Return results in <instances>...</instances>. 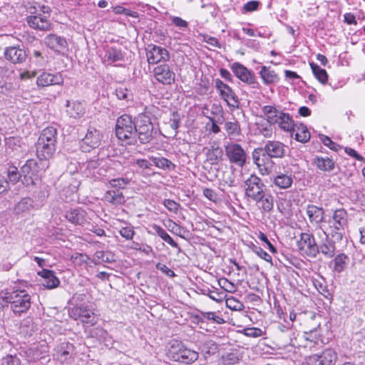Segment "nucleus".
I'll list each match as a JSON object with an SVG mask.
<instances>
[{
	"label": "nucleus",
	"instance_id": "nucleus-3",
	"mask_svg": "<svg viewBox=\"0 0 365 365\" xmlns=\"http://www.w3.org/2000/svg\"><path fill=\"white\" fill-rule=\"evenodd\" d=\"M29 12L26 22L31 28L41 31H48L51 29L49 20L51 9L48 6L35 4L30 6Z\"/></svg>",
	"mask_w": 365,
	"mask_h": 365
},
{
	"label": "nucleus",
	"instance_id": "nucleus-29",
	"mask_svg": "<svg viewBox=\"0 0 365 365\" xmlns=\"http://www.w3.org/2000/svg\"><path fill=\"white\" fill-rule=\"evenodd\" d=\"M259 76L263 83L266 85L277 83L279 80V78L275 71L267 66L262 67L259 71Z\"/></svg>",
	"mask_w": 365,
	"mask_h": 365
},
{
	"label": "nucleus",
	"instance_id": "nucleus-34",
	"mask_svg": "<svg viewBox=\"0 0 365 365\" xmlns=\"http://www.w3.org/2000/svg\"><path fill=\"white\" fill-rule=\"evenodd\" d=\"M305 338L307 340L317 342L321 339L320 324L319 322L315 323V327L309 329L304 332Z\"/></svg>",
	"mask_w": 365,
	"mask_h": 365
},
{
	"label": "nucleus",
	"instance_id": "nucleus-40",
	"mask_svg": "<svg viewBox=\"0 0 365 365\" xmlns=\"http://www.w3.org/2000/svg\"><path fill=\"white\" fill-rule=\"evenodd\" d=\"M31 203L29 199H23L15 207L16 214H24L30 211Z\"/></svg>",
	"mask_w": 365,
	"mask_h": 365
},
{
	"label": "nucleus",
	"instance_id": "nucleus-1",
	"mask_svg": "<svg viewBox=\"0 0 365 365\" xmlns=\"http://www.w3.org/2000/svg\"><path fill=\"white\" fill-rule=\"evenodd\" d=\"M57 130L48 126L44 128L36 143V155L40 160L51 158L56 151Z\"/></svg>",
	"mask_w": 365,
	"mask_h": 365
},
{
	"label": "nucleus",
	"instance_id": "nucleus-32",
	"mask_svg": "<svg viewBox=\"0 0 365 365\" xmlns=\"http://www.w3.org/2000/svg\"><path fill=\"white\" fill-rule=\"evenodd\" d=\"M314 164L322 171H331L334 168V163L327 157H317L314 159Z\"/></svg>",
	"mask_w": 365,
	"mask_h": 365
},
{
	"label": "nucleus",
	"instance_id": "nucleus-19",
	"mask_svg": "<svg viewBox=\"0 0 365 365\" xmlns=\"http://www.w3.org/2000/svg\"><path fill=\"white\" fill-rule=\"evenodd\" d=\"M45 44L58 53H63L68 48V43L63 37L54 34H48L44 39Z\"/></svg>",
	"mask_w": 365,
	"mask_h": 365
},
{
	"label": "nucleus",
	"instance_id": "nucleus-11",
	"mask_svg": "<svg viewBox=\"0 0 365 365\" xmlns=\"http://www.w3.org/2000/svg\"><path fill=\"white\" fill-rule=\"evenodd\" d=\"M347 212L344 209L336 210L332 215V219L330 221V227L335 231L334 236L338 240L342 239L343 235L341 231L347 227Z\"/></svg>",
	"mask_w": 365,
	"mask_h": 365
},
{
	"label": "nucleus",
	"instance_id": "nucleus-57",
	"mask_svg": "<svg viewBox=\"0 0 365 365\" xmlns=\"http://www.w3.org/2000/svg\"><path fill=\"white\" fill-rule=\"evenodd\" d=\"M320 140L322 142L330 149L336 150L338 145L334 143L329 137L322 135H320Z\"/></svg>",
	"mask_w": 365,
	"mask_h": 365
},
{
	"label": "nucleus",
	"instance_id": "nucleus-56",
	"mask_svg": "<svg viewBox=\"0 0 365 365\" xmlns=\"http://www.w3.org/2000/svg\"><path fill=\"white\" fill-rule=\"evenodd\" d=\"M258 237L259 239L262 241L263 242H264L267 245V247L269 249V250L272 252V253H276L277 252V250L276 248L273 246V245L269 242V240H268V238L267 237V236L262 232H259L258 233Z\"/></svg>",
	"mask_w": 365,
	"mask_h": 365
},
{
	"label": "nucleus",
	"instance_id": "nucleus-6",
	"mask_svg": "<svg viewBox=\"0 0 365 365\" xmlns=\"http://www.w3.org/2000/svg\"><path fill=\"white\" fill-rule=\"evenodd\" d=\"M245 195L259 202L264 197L265 186L262 180L255 175H250L245 182Z\"/></svg>",
	"mask_w": 365,
	"mask_h": 365
},
{
	"label": "nucleus",
	"instance_id": "nucleus-35",
	"mask_svg": "<svg viewBox=\"0 0 365 365\" xmlns=\"http://www.w3.org/2000/svg\"><path fill=\"white\" fill-rule=\"evenodd\" d=\"M151 160L155 165L160 169L172 170L175 168V165L165 158L152 157Z\"/></svg>",
	"mask_w": 365,
	"mask_h": 365
},
{
	"label": "nucleus",
	"instance_id": "nucleus-15",
	"mask_svg": "<svg viewBox=\"0 0 365 365\" xmlns=\"http://www.w3.org/2000/svg\"><path fill=\"white\" fill-rule=\"evenodd\" d=\"M103 135L96 129H89L82 140L81 147L84 151L88 152L98 148L102 141Z\"/></svg>",
	"mask_w": 365,
	"mask_h": 365
},
{
	"label": "nucleus",
	"instance_id": "nucleus-39",
	"mask_svg": "<svg viewBox=\"0 0 365 365\" xmlns=\"http://www.w3.org/2000/svg\"><path fill=\"white\" fill-rule=\"evenodd\" d=\"M129 182L130 180L128 178H113L109 180L110 186L116 189L115 190L125 188Z\"/></svg>",
	"mask_w": 365,
	"mask_h": 365
},
{
	"label": "nucleus",
	"instance_id": "nucleus-37",
	"mask_svg": "<svg viewBox=\"0 0 365 365\" xmlns=\"http://www.w3.org/2000/svg\"><path fill=\"white\" fill-rule=\"evenodd\" d=\"M347 259L344 254L336 255L334 259V270L338 273L342 272L346 267Z\"/></svg>",
	"mask_w": 365,
	"mask_h": 365
},
{
	"label": "nucleus",
	"instance_id": "nucleus-20",
	"mask_svg": "<svg viewBox=\"0 0 365 365\" xmlns=\"http://www.w3.org/2000/svg\"><path fill=\"white\" fill-rule=\"evenodd\" d=\"M65 108L66 115L74 119L82 118L86 113L84 105L76 100H67L66 101Z\"/></svg>",
	"mask_w": 365,
	"mask_h": 365
},
{
	"label": "nucleus",
	"instance_id": "nucleus-22",
	"mask_svg": "<svg viewBox=\"0 0 365 365\" xmlns=\"http://www.w3.org/2000/svg\"><path fill=\"white\" fill-rule=\"evenodd\" d=\"M37 274L43 279L41 284L46 289H55L60 284L59 279L52 270L43 269L41 271H38Z\"/></svg>",
	"mask_w": 365,
	"mask_h": 365
},
{
	"label": "nucleus",
	"instance_id": "nucleus-53",
	"mask_svg": "<svg viewBox=\"0 0 365 365\" xmlns=\"http://www.w3.org/2000/svg\"><path fill=\"white\" fill-rule=\"evenodd\" d=\"M262 331L256 327L247 328L244 329V334L247 336L259 337L262 335Z\"/></svg>",
	"mask_w": 365,
	"mask_h": 365
},
{
	"label": "nucleus",
	"instance_id": "nucleus-51",
	"mask_svg": "<svg viewBox=\"0 0 365 365\" xmlns=\"http://www.w3.org/2000/svg\"><path fill=\"white\" fill-rule=\"evenodd\" d=\"M36 70H22L19 73V79L21 81H28L36 76Z\"/></svg>",
	"mask_w": 365,
	"mask_h": 365
},
{
	"label": "nucleus",
	"instance_id": "nucleus-33",
	"mask_svg": "<svg viewBox=\"0 0 365 365\" xmlns=\"http://www.w3.org/2000/svg\"><path fill=\"white\" fill-rule=\"evenodd\" d=\"M309 66L316 78L320 83L323 84L326 83L328 80V75L327 71L313 62L309 63Z\"/></svg>",
	"mask_w": 365,
	"mask_h": 365
},
{
	"label": "nucleus",
	"instance_id": "nucleus-30",
	"mask_svg": "<svg viewBox=\"0 0 365 365\" xmlns=\"http://www.w3.org/2000/svg\"><path fill=\"white\" fill-rule=\"evenodd\" d=\"M293 180L291 175L279 174L274 178V185L280 189H287L291 187Z\"/></svg>",
	"mask_w": 365,
	"mask_h": 365
},
{
	"label": "nucleus",
	"instance_id": "nucleus-48",
	"mask_svg": "<svg viewBox=\"0 0 365 365\" xmlns=\"http://www.w3.org/2000/svg\"><path fill=\"white\" fill-rule=\"evenodd\" d=\"M239 358L236 354L229 353L222 357L223 365H235L239 362Z\"/></svg>",
	"mask_w": 365,
	"mask_h": 365
},
{
	"label": "nucleus",
	"instance_id": "nucleus-24",
	"mask_svg": "<svg viewBox=\"0 0 365 365\" xmlns=\"http://www.w3.org/2000/svg\"><path fill=\"white\" fill-rule=\"evenodd\" d=\"M5 58L14 63H20L26 60V52L16 46L8 47L4 51Z\"/></svg>",
	"mask_w": 365,
	"mask_h": 365
},
{
	"label": "nucleus",
	"instance_id": "nucleus-62",
	"mask_svg": "<svg viewBox=\"0 0 365 365\" xmlns=\"http://www.w3.org/2000/svg\"><path fill=\"white\" fill-rule=\"evenodd\" d=\"M135 163L141 169H150L151 167V163L145 159H137Z\"/></svg>",
	"mask_w": 365,
	"mask_h": 365
},
{
	"label": "nucleus",
	"instance_id": "nucleus-17",
	"mask_svg": "<svg viewBox=\"0 0 365 365\" xmlns=\"http://www.w3.org/2000/svg\"><path fill=\"white\" fill-rule=\"evenodd\" d=\"M147 58L149 63L155 64L168 61L170 54L165 48L152 45L147 51Z\"/></svg>",
	"mask_w": 365,
	"mask_h": 365
},
{
	"label": "nucleus",
	"instance_id": "nucleus-18",
	"mask_svg": "<svg viewBox=\"0 0 365 365\" xmlns=\"http://www.w3.org/2000/svg\"><path fill=\"white\" fill-rule=\"evenodd\" d=\"M71 314L75 319H78L82 323L93 326L97 323V318L94 312L84 307H73Z\"/></svg>",
	"mask_w": 365,
	"mask_h": 365
},
{
	"label": "nucleus",
	"instance_id": "nucleus-10",
	"mask_svg": "<svg viewBox=\"0 0 365 365\" xmlns=\"http://www.w3.org/2000/svg\"><path fill=\"white\" fill-rule=\"evenodd\" d=\"M299 251L303 255L315 257L319 252L314 237L308 233H302L297 242Z\"/></svg>",
	"mask_w": 365,
	"mask_h": 365
},
{
	"label": "nucleus",
	"instance_id": "nucleus-21",
	"mask_svg": "<svg viewBox=\"0 0 365 365\" xmlns=\"http://www.w3.org/2000/svg\"><path fill=\"white\" fill-rule=\"evenodd\" d=\"M154 76L155 79L163 84H171L175 81V73L170 71L167 65H160L155 68Z\"/></svg>",
	"mask_w": 365,
	"mask_h": 365
},
{
	"label": "nucleus",
	"instance_id": "nucleus-28",
	"mask_svg": "<svg viewBox=\"0 0 365 365\" xmlns=\"http://www.w3.org/2000/svg\"><path fill=\"white\" fill-rule=\"evenodd\" d=\"M104 199L108 202L114 205H123L126 201L123 192L115 190L106 191L104 194Z\"/></svg>",
	"mask_w": 365,
	"mask_h": 365
},
{
	"label": "nucleus",
	"instance_id": "nucleus-23",
	"mask_svg": "<svg viewBox=\"0 0 365 365\" xmlns=\"http://www.w3.org/2000/svg\"><path fill=\"white\" fill-rule=\"evenodd\" d=\"M270 158H282L285 153L284 145L279 141H269L263 150Z\"/></svg>",
	"mask_w": 365,
	"mask_h": 365
},
{
	"label": "nucleus",
	"instance_id": "nucleus-58",
	"mask_svg": "<svg viewBox=\"0 0 365 365\" xmlns=\"http://www.w3.org/2000/svg\"><path fill=\"white\" fill-rule=\"evenodd\" d=\"M259 3L258 1H251L246 3L243 9L247 12H252L256 11L259 7Z\"/></svg>",
	"mask_w": 365,
	"mask_h": 365
},
{
	"label": "nucleus",
	"instance_id": "nucleus-46",
	"mask_svg": "<svg viewBox=\"0 0 365 365\" xmlns=\"http://www.w3.org/2000/svg\"><path fill=\"white\" fill-rule=\"evenodd\" d=\"M202 315L205 319L212 321L219 324L225 322V320L220 316L217 315L214 312H202Z\"/></svg>",
	"mask_w": 365,
	"mask_h": 365
},
{
	"label": "nucleus",
	"instance_id": "nucleus-26",
	"mask_svg": "<svg viewBox=\"0 0 365 365\" xmlns=\"http://www.w3.org/2000/svg\"><path fill=\"white\" fill-rule=\"evenodd\" d=\"M66 218L72 224L83 225L88 222L87 213L82 209H71L66 212Z\"/></svg>",
	"mask_w": 365,
	"mask_h": 365
},
{
	"label": "nucleus",
	"instance_id": "nucleus-60",
	"mask_svg": "<svg viewBox=\"0 0 365 365\" xmlns=\"http://www.w3.org/2000/svg\"><path fill=\"white\" fill-rule=\"evenodd\" d=\"M119 232L123 237L127 240H131L134 235V231L131 227H123Z\"/></svg>",
	"mask_w": 365,
	"mask_h": 365
},
{
	"label": "nucleus",
	"instance_id": "nucleus-38",
	"mask_svg": "<svg viewBox=\"0 0 365 365\" xmlns=\"http://www.w3.org/2000/svg\"><path fill=\"white\" fill-rule=\"evenodd\" d=\"M153 228L162 240L173 247H177V243L174 242L172 237L163 228L157 225H153Z\"/></svg>",
	"mask_w": 365,
	"mask_h": 365
},
{
	"label": "nucleus",
	"instance_id": "nucleus-25",
	"mask_svg": "<svg viewBox=\"0 0 365 365\" xmlns=\"http://www.w3.org/2000/svg\"><path fill=\"white\" fill-rule=\"evenodd\" d=\"M231 69L235 76L242 81L250 84H252L255 82L252 74L243 65L239 63H234L231 66Z\"/></svg>",
	"mask_w": 365,
	"mask_h": 365
},
{
	"label": "nucleus",
	"instance_id": "nucleus-54",
	"mask_svg": "<svg viewBox=\"0 0 365 365\" xmlns=\"http://www.w3.org/2000/svg\"><path fill=\"white\" fill-rule=\"evenodd\" d=\"M262 202V208L264 211H269L273 207L272 199L270 196L264 197L259 201Z\"/></svg>",
	"mask_w": 365,
	"mask_h": 365
},
{
	"label": "nucleus",
	"instance_id": "nucleus-55",
	"mask_svg": "<svg viewBox=\"0 0 365 365\" xmlns=\"http://www.w3.org/2000/svg\"><path fill=\"white\" fill-rule=\"evenodd\" d=\"M170 127L173 129L176 130L179 128L180 124V116L178 113L173 112L172 113V118H170Z\"/></svg>",
	"mask_w": 365,
	"mask_h": 365
},
{
	"label": "nucleus",
	"instance_id": "nucleus-59",
	"mask_svg": "<svg viewBox=\"0 0 365 365\" xmlns=\"http://www.w3.org/2000/svg\"><path fill=\"white\" fill-rule=\"evenodd\" d=\"M203 195L206 198H207L208 200H210L212 202H215L217 200V193L212 189H210V188L204 189Z\"/></svg>",
	"mask_w": 365,
	"mask_h": 365
},
{
	"label": "nucleus",
	"instance_id": "nucleus-7",
	"mask_svg": "<svg viewBox=\"0 0 365 365\" xmlns=\"http://www.w3.org/2000/svg\"><path fill=\"white\" fill-rule=\"evenodd\" d=\"M135 138L138 137L141 143H146L153 138V126L148 116L139 115L135 122Z\"/></svg>",
	"mask_w": 365,
	"mask_h": 365
},
{
	"label": "nucleus",
	"instance_id": "nucleus-47",
	"mask_svg": "<svg viewBox=\"0 0 365 365\" xmlns=\"http://www.w3.org/2000/svg\"><path fill=\"white\" fill-rule=\"evenodd\" d=\"M225 128L228 134L237 135L240 133V126L237 122H227Z\"/></svg>",
	"mask_w": 365,
	"mask_h": 365
},
{
	"label": "nucleus",
	"instance_id": "nucleus-16",
	"mask_svg": "<svg viewBox=\"0 0 365 365\" xmlns=\"http://www.w3.org/2000/svg\"><path fill=\"white\" fill-rule=\"evenodd\" d=\"M226 154L232 163L242 166L246 161V153L242 148L235 143H230L225 147Z\"/></svg>",
	"mask_w": 365,
	"mask_h": 365
},
{
	"label": "nucleus",
	"instance_id": "nucleus-2",
	"mask_svg": "<svg viewBox=\"0 0 365 365\" xmlns=\"http://www.w3.org/2000/svg\"><path fill=\"white\" fill-rule=\"evenodd\" d=\"M165 354L168 359L186 364L197 360V351L187 348L181 341L171 340L166 346Z\"/></svg>",
	"mask_w": 365,
	"mask_h": 365
},
{
	"label": "nucleus",
	"instance_id": "nucleus-5",
	"mask_svg": "<svg viewBox=\"0 0 365 365\" xmlns=\"http://www.w3.org/2000/svg\"><path fill=\"white\" fill-rule=\"evenodd\" d=\"M135 122L128 115H123L117 119L115 135L117 138L127 144L135 142Z\"/></svg>",
	"mask_w": 365,
	"mask_h": 365
},
{
	"label": "nucleus",
	"instance_id": "nucleus-36",
	"mask_svg": "<svg viewBox=\"0 0 365 365\" xmlns=\"http://www.w3.org/2000/svg\"><path fill=\"white\" fill-rule=\"evenodd\" d=\"M222 157V150L221 148H215L208 150L207 153V160L212 165L220 162Z\"/></svg>",
	"mask_w": 365,
	"mask_h": 365
},
{
	"label": "nucleus",
	"instance_id": "nucleus-41",
	"mask_svg": "<svg viewBox=\"0 0 365 365\" xmlns=\"http://www.w3.org/2000/svg\"><path fill=\"white\" fill-rule=\"evenodd\" d=\"M321 252L328 257H331L335 253V246L333 242H327L319 247Z\"/></svg>",
	"mask_w": 365,
	"mask_h": 365
},
{
	"label": "nucleus",
	"instance_id": "nucleus-42",
	"mask_svg": "<svg viewBox=\"0 0 365 365\" xmlns=\"http://www.w3.org/2000/svg\"><path fill=\"white\" fill-rule=\"evenodd\" d=\"M225 304L227 308L235 311L242 310L244 307L243 304L233 297L227 298Z\"/></svg>",
	"mask_w": 365,
	"mask_h": 365
},
{
	"label": "nucleus",
	"instance_id": "nucleus-27",
	"mask_svg": "<svg viewBox=\"0 0 365 365\" xmlns=\"http://www.w3.org/2000/svg\"><path fill=\"white\" fill-rule=\"evenodd\" d=\"M290 133L292 136H294V138L299 142L306 143L310 139V133L304 124H294V128Z\"/></svg>",
	"mask_w": 365,
	"mask_h": 365
},
{
	"label": "nucleus",
	"instance_id": "nucleus-4",
	"mask_svg": "<svg viewBox=\"0 0 365 365\" xmlns=\"http://www.w3.org/2000/svg\"><path fill=\"white\" fill-rule=\"evenodd\" d=\"M264 116L270 125H277L285 132H291L294 128V121L289 113H284L272 106H265L262 108Z\"/></svg>",
	"mask_w": 365,
	"mask_h": 365
},
{
	"label": "nucleus",
	"instance_id": "nucleus-13",
	"mask_svg": "<svg viewBox=\"0 0 365 365\" xmlns=\"http://www.w3.org/2000/svg\"><path fill=\"white\" fill-rule=\"evenodd\" d=\"M252 158L262 175H267L271 172L274 163L270 159L271 158L264 153L263 149L257 148L254 150Z\"/></svg>",
	"mask_w": 365,
	"mask_h": 365
},
{
	"label": "nucleus",
	"instance_id": "nucleus-9",
	"mask_svg": "<svg viewBox=\"0 0 365 365\" xmlns=\"http://www.w3.org/2000/svg\"><path fill=\"white\" fill-rule=\"evenodd\" d=\"M337 359V353L333 349L328 348L321 353L307 357L306 363L307 365H334Z\"/></svg>",
	"mask_w": 365,
	"mask_h": 365
},
{
	"label": "nucleus",
	"instance_id": "nucleus-61",
	"mask_svg": "<svg viewBox=\"0 0 365 365\" xmlns=\"http://www.w3.org/2000/svg\"><path fill=\"white\" fill-rule=\"evenodd\" d=\"M344 151L345 153L349 155V156H351L353 158H354L355 159L358 160H360V161H362L364 160V157H362L361 155H359L355 150H354L353 148H345L344 149Z\"/></svg>",
	"mask_w": 365,
	"mask_h": 365
},
{
	"label": "nucleus",
	"instance_id": "nucleus-43",
	"mask_svg": "<svg viewBox=\"0 0 365 365\" xmlns=\"http://www.w3.org/2000/svg\"><path fill=\"white\" fill-rule=\"evenodd\" d=\"M37 163L34 160H27L26 164L22 167V172L26 174L31 173L32 175H35L38 173L36 169Z\"/></svg>",
	"mask_w": 365,
	"mask_h": 365
},
{
	"label": "nucleus",
	"instance_id": "nucleus-64",
	"mask_svg": "<svg viewBox=\"0 0 365 365\" xmlns=\"http://www.w3.org/2000/svg\"><path fill=\"white\" fill-rule=\"evenodd\" d=\"M344 21L347 24H354L356 25V21L355 19V16L351 13H346L344 15Z\"/></svg>",
	"mask_w": 365,
	"mask_h": 365
},
{
	"label": "nucleus",
	"instance_id": "nucleus-44",
	"mask_svg": "<svg viewBox=\"0 0 365 365\" xmlns=\"http://www.w3.org/2000/svg\"><path fill=\"white\" fill-rule=\"evenodd\" d=\"M7 176L11 183L14 184L18 182L20 178L18 168L15 166H9L7 169Z\"/></svg>",
	"mask_w": 365,
	"mask_h": 365
},
{
	"label": "nucleus",
	"instance_id": "nucleus-8",
	"mask_svg": "<svg viewBox=\"0 0 365 365\" xmlns=\"http://www.w3.org/2000/svg\"><path fill=\"white\" fill-rule=\"evenodd\" d=\"M9 300L14 312L21 314L31 307V296L25 290H16L9 294Z\"/></svg>",
	"mask_w": 365,
	"mask_h": 365
},
{
	"label": "nucleus",
	"instance_id": "nucleus-45",
	"mask_svg": "<svg viewBox=\"0 0 365 365\" xmlns=\"http://www.w3.org/2000/svg\"><path fill=\"white\" fill-rule=\"evenodd\" d=\"M106 57L111 63H115L123 59V55L120 51L113 48L110 49L107 52Z\"/></svg>",
	"mask_w": 365,
	"mask_h": 365
},
{
	"label": "nucleus",
	"instance_id": "nucleus-31",
	"mask_svg": "<svg viewBox=\"0 0 365 365\" xmlns=\"http://www.w3.org/2000/svg\"><path fill=\"white\" fill-rule=\"evenodd\" d=\"M307 214L311 222H319L323 218L324 211L322 208L311 205L307 207Z\"/></svg>",
	"mask_w": 365,
	"mask_h": 365
},
{
	"label": "nucleus",
	"instance_id": "nucleus-50",
	"mask_svg": "<svg viewBox=\"0 0 365 365\" xmlns=\"http://www.w3.org/2000/svg\"><path fill=\"white\" fill-rule=\"evenodd\" d=\"M220 287L226 292L233 293L236 291L235 285L226 279H221L219 281Z\"/></svg>",
	"mask_w": 365,
	"mask_h": 365
},
{
	"label": "nucleus",
	"instance_id": "nucleus-49",
	"mask_svg": "<svg viewBox=\"0 0 365 365\" xmlns=\"http://www.w3.org/2000/svg\"><path fill=\"white\" fill-rule=\"evenodd\" d=\"M253 252L261 259H264V261L269 262L271 265H272V258L270 255H269L267 252L263 250L260 247H255L253 250Z\"/></svg>",
	"mask_w": 365,
	"mask_h": 365
},
{
	"label": "nucleus",
	"instance_id": "nucleus-52",
	"mask_svg": "<svg viewBox=\"0 0 365 365\" xmlns=\"http://www.w3.org/2000/svg\"><path fill=\"white\" fill-rule=\"evenodd\" d=\"M163 205L169 211L174 213H177L180 208L178 203L170 199L165 200Z\"/></svg>",
	"mask_w": 365,
	"mask_h": 365
},
{
	"label": "nucleus",
	"instance_id": "nucleus-63",
	"mask_svg": "<svg viewBox=\"0 0 365 365\" xmlns=\"http://www.w3.org/2000/svg\"><path fill=\"white\" fill-rule=\"evenodd\" d=\"M204 41L210 44L213 47H220V43L218 40L215 37L211 36H203Z\"/></svg>",
	"mask_w": 365,
	"mask_h": 365
},
{
	"label": "nucleus",
	"instance_id": "nucleus-12",
	"mask_svg": "<svg viewBox=\"0 0 365 365\" xmlns=\"http://www.w3.org/2000/svg\"><path fill=\"white\" fill-rule=\"evenodd\" d=\"M64 79L61 73L42 72L36 77V85L38 88L51 86H63Z\"/></svg>",
	"mask_w": 365,
	"mask_h": 365
},
{
	"label": "nucleus",
	"instance_id": "nucleus-14",
	"mask_svg": "<svg viewBox=\"0 0 365 365\" xmlns=\"http://www.w3.org/2000/svg\"><path fill=\"white\" fill-rule=\"evenodd\" d=\"M215 83L220 96L227 103V105L230 107L237 108L239 101L232 89L218 78L215 79Z\"/></svg>",
	"mask_w": 365,
	"mask_h": 365
}]
</instances>
